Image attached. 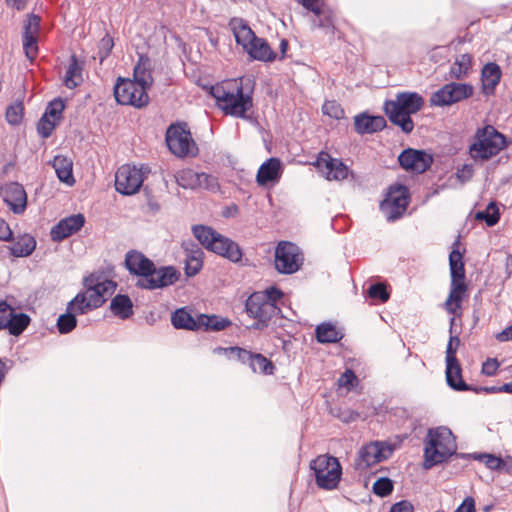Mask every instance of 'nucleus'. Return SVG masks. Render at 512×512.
Returning a JSON list of instances; mask_svg holds the SVG:
<instances>
[{
  "mask_svg": "<svg viewBox=\"0 0 512 512\" xmlns=\"http://www.w3.org/2000/svg\"><path fill=\"white\" fill-rule=\"evenodd\" d=\"M83 286L85 291L77 293L67 305V311L76 315L101 307L106 301V295L113 293L116 284L102 273H92L84 278Z\"/></svg>",
  "mask_w": 512,
  "mask_h": 512,
  "instance_id": "f03ea898",
  "label": "nucleus"
},
{
  "mask_svg": "<svg viewBox=\"0 0 512 512\" xmlns=\"http://www.w3.org/2000/svg\"><path fill=\"white\" fill-rule=\"evenodd\" d=\"M133 81L145 86L147 89L153 84V77L150 71V59L147 56L140 55L133 71Z\"/></svg>",
  "mask_w": 512,
  "mask_h": 512,
  "instance_id": "f704fd0d",
  "label": "nucleus"
},
{
  "mask_svg": "<svg viewBox=\"0 0 512 512\" xmlns=\"http://www.w3.org/2000/svg\"><path fill=\"white\" fill-rule=\"evenodd\" d=\"M148 172L147 166L137 168L134 165H122L115 174L116 191L123 195L137 193L143 184L145 173Z\"/></svg>",
  "mask_w": 512,
  "mask_h": 512,
  "instance_id": "f8f14e48",
  "label": "nucleus"
},
{
  "mask_svg": "<svg viewBox=\"0 0 512 512\" xmlns=\"http://www.w3.org/2000/svg\"><path fill=\"white\" fill-rule=\"evenodd\" d=\"M310 469L320 489L331 491L338 488L342 478V466L336 457L319 455L311 461Z\"/></svg>",
  "mask_w": 512,
  "mask_h": 512,
  "instance_id": "0eeeda50",
  "label": "nucleus"
},
{
  "mask_svg": "<svg viewBox=\"0 0 512 512\" xmlns=\"http://www.w3.org/2000/svg\"><path fill=\"white\" fill-rule=\"evenodd\" d=\"M322 112L324 115H327L334 119H342L345 116V112L341 105L334 100L325 101L322 106Z\"/></svg>",
  "mask_w": 512,
  "mask_h": 512,
  "instance_id": "3c124183",
  "label": "nucleus"
},
{
  "mask_svg": "<svg viewBox=\"0 0 512 512\" xmlns=\"http://www.w3.org/2000/svg\"><path fill=\"white\" fill-rule=\"evenodd\" d=\"M475 218L480 221H485L487 226L492 227L496 225L500 219L499 208L494 202L487 205L483 211H478L475 214Z\"/></svg>",
  "mask_w": 512,
  "mask_h": 512,
  "instance_id": "c03bdc74",
  "label": "nucleus"
},
{
  "mask_svg": "<svg viewBox=\"0 0 512 512\" xmlns=\"http://www.w3.org/2000/svg\"><path fill=\"white\" fill-rule=\"evenodd\" d=\"M84 224L85 217L83 214L79 213L68 216L52 227L50 231L51 238L53 241H62L78 232Z\"/></svg>",
  "mask_w": 512,
  "mask_h": 512,
  "instance_id": "b1692460",
  "label": "nucleus"
},
{
  "mask_svg": "<svg viewBox=\"0 0 512 512\" xmlns=\"http://www.w3.org/2000/svg\"><path fill=\"white\" fill-rule=\"evenodd\" d=\"M180 272L174 266L156 268L148 278H139L136 286L146 290H156L173 285L179 280Z\"/></svg>",
  "mask_w": 512,
  "mask_h": 512,
  "instance_id": "a211bd4d",
  "label": "nucleus"
},
{
  "mask_svg": "<svg viewBox=\"0 0 512 512\" xmlns=\"http://www.w3.org/2000/svg\"><path fill=\"white\" fill-rule=\"evenodd\" d=\"M185 249L184 272L187 277L197 275L203 268L202 249L197 244H183Z\"/></svg>",
  "mask_w": 512,
  "mask_h": 512,
  "instance_id": "cd10ccee",
  "label": "nucleus"
},
{
  "mask_svg": "<svg viewBox=\"0 0 512 512\" xmlns=\"http://www.w3.org/2000/svg\"><path fill=\"white\" fill-rule=\"evenodd\" d=\"M166 143L172 154L179 158L194 157L198 147L187 124H172L166 131Z\"/></svg>",
  "mask_w": 512,
  "mask_h": 512,
  "instance_id": "6e6552de",
  "label": "nucleus"
},
{
  "mask_svg": "<svg viewBox=\"0 0 512 512\" xmlns=\"http://www.w3.org/2000/svg\"><path fill=\"white\" fill-rule=\"evenodd\" d=\"M446 381L447 384L456 391H469L472 388L462 379V369L457 358L450 356L446 361Z\"/></svg>",
  "mask_w": 512,
  "mask_h": 512,
  "instance_id": "7c9ffc66",
  "label": "nucleus"
},
{
  "mask_svg": "<svg viewBox=\"0 0 512 512\" xmlns=\"http://www.w3.org/2000/svg\"><path fill=\"white\" fill-rule=\"evenodd\" d=\"M398 161L406 171L424 173L430 168L433 159L424 151L409 148L399 155Z\"/></svg>",
  "mask_w": 512,
  "mask_h": 512,
  "instance_id": "412c9836",
  "label": "nucleus"
},
{
  "mask_svg": "<svg viewBox=\"0 0 512 512\" xmlns=\"http://www.w3.org/2000/svg\"><path fill=\"white\" fill-rule=\"evenodd\" d=\"M35 248V238L30 234H23L16 239L9 250L14 257H28L34 252Z\"/></svg>",
  "mask_w": 512,
  "mask_h": 512,
  "instance_id": "c9c22d12",
  "label": "nucleus"
},
{
  "mask_svg": "<svg viewBox=\"0 0 512 512\" xmlns=\"http://www.w3.org/2000/svg\"><path fill=\"white\" fill-rule=\"evenodd\" d=\"M474 459L479 460L492 471H501L502 457L489 453L475 454Z\"/></svg>",
  "mask_w": 512,
  "mask_h": 512,
  "instance_id": "09e8293b",
  "label": "nucleus"
},
{
  "mask_svg": "<svg viewBox=\"0 0 512 512\" xmlns=\"http://www.w3.org/2000/svg\"><path fill=\"white\" fill-rule=\"evenodd\" d=\"M472 68V56L468 53L462 54L456 58L450 67V77L456 80L465 78Z\"/></svg>",
  "mask_w": 512,
  "mask_h": 512,
  "instance_id": "ea45409f",
  "label": "nucleus"
},
{
  "mask_svg": "<svg viewBox=\"0 0 512 512\" xmlns=\"http://www.w3.org/2000/svg\"><path fill=\"white\" fill-rule=\"evenodd\" d=\"M449 265L451 281L466 280L463 255L459 252V250L454 249L451 251L449 255Z\"/></svg>",
  "mask_w": 512,
  "mask_h": 512,
  "instance_id": "37998d69",
  "label": "nucleus"
},
{
  "mask_svg": "<svg viewBox=\"0 0 512 512\" xmlns=\"http://www.w3.org/2000/svg\"><path fill=\"white\" fill-rule=\"evenodd\" d=\"M367 295L373 300H379L382 303L388 301L390 294L387 291V287L383 283H375L370 285L367 290Z\"/></svg>",
  "mask_w": 512,
  "mask_h": 512,
  "instance_id": "8fccbe9b",
  "label": "nucleus"
},
{
  "mask_svg": "<svg viewBox=\"0 0 512 512\" xmlns=\"http://www.w3.org/2000/svg\"><path fill=\"white\" fill-rule=\"evenodd\" d=\"M499 368L496 358H488L482 365V373L487 376H494Z\"/></svg>",
  "mask_w": 512,
  "mask_h": 512,
  "instance_id": "680f3d73",
  "label": "nucleus"
},
{
  "mask_svg": "<svg viewBox=\"0 0 512 512\" xmlns=\"http://www.w3.org/2000/svg\"><path fill=\"white\" fill-rule=\"evenodd\" d=\"M3 201L14 214H22L27 206V195L24 187L17 182L6 185L4 188Z\"/></svg>",
  "mask_w": 512,
  "mask_h": 512,
  "instance_id": "393cba45",
  "label": "nucleus"
},
{
  "mask_svg": "<svg viewBox=\"0 0 512 512\" xmlns=\"http://www.w3.org/2000/svg\"><path fill=\"white\" fill-rule=\"evenodd\" d=\"M502 76L500 66L495 62L485 64L481 70L482 92L486 96L495 93L496 86L499 84Z\"/></svg>",
  "mask_w": 512,
  "mask_h": 512,
  "instance_id": "c85d7f7f",
  "label": "nucleus"
},
{
  "mask_svg": "<svg viewBox=\"0 0 512 512\" xmlns=\"http://www.w3.org/2000/svg\"><path fill=\"white\" fill-rule=\"evenodd\" d=\"M474 174V167L472 164H463L461 167L457 169V178L461 182L469 181Z\"/></svg>",
  "mask_w": 512,
  "mask_h": 512,
  "instance_id": "bf43d9fd",
  "label": "nucleus"
},
{
  "mask_svg": "<svg viewBox=\"0 0 512 512\" xmlns=\"http://www.w3.org/2000/svg\"><path fill=\"white\" fill-rule=\"evenodd\" d=\"M193 234L207 250L223 256L232 262L241 260L242 252L238 244L211 227L196 225L193 227Z\"/></svg>",
  "mask_w": 512,
  "mask_h": 512,
  "instance_id": "423d86ee",
  "label": "nucleus"
},
{
  "mask_svg": "<svg viewBox=\"0 0 512 512\" xmlns=\"http://www.w3.org/2000/svg\"><path fill=\"white\" fill-rule=\"evenodd\" d=\"M424 103L419 93L403 91L397 93L395 99L386 100L383 109L392 124L399 126L405 134H410L414 129L411 115L419 112Z\"/></svg>",
  "mask_w": 512,
  "mask_h": 512,
  "instance_id": "7ed1b4c3",
  "label": "nucleus"
},
{
  "mask_svg": "<svg viewBox=\"0 0 512 512\" xmlns=\"http://www.w3.org/2000/svg\"><path fill=\"white\" fill-rule=\"evenodd\" d=\"M15 311L6 301H0V330L4 329L5 323Z\"/></svg>",
  "mask_w": 512,
  "mask_h": 512,
  "instance_id": "13d9d810",
  "label": "nucleus"
},
{
  "mask_svg": "<svg viewBox=\"0 0 512 512\" xmlns=\"http://www.w3.org/2000/svg\"><path fill=\"white\" fill-rule=\"evenodd\" d=\"M283 167L279 158L271 157L258 168V185L274 186L282 176Z\"/></svg>",
  "mask_w": 512,
  "mask_h": 512,
  "instance_id": "a878e982",
  "label": "nucleus"
},
{
  "mask_svg": "<svg viewBox=\"0 0 512 512\" xmlns=\"http://www.w3.org/2000/svg\"><path fill=\"white\" fill-rule=\"evenodd\" d=\"M316 340L321 344L337 343L344 337L342 330L331 322H324L316 326Z\"/></svg>",
  "mask_w": 512,
  "mask_h": 512,
  "instance_id": "473e14b6",
  "label": "nucleus"
},
{
  "mask_svg": "<svg viewBox=\"0 0 512 512\" xmlns=\"http://www.w3.org/2000/svg\"><path fill=\"white\" fill-rule=\"evenodd\" d=\"M499 342H507L512 340V324L496 335Z\"/></svg>",
  "mask_w": 512,
  "mask_h": 512,
  "instance_id": "774afa93",
  "label": "nucleus"
},
{
  "mask_svg": "<svg viewBox=\"0 0 512 512\" xmlns=\"http://www.w3.org/2000/svg\"><path fill=\"white\" fill-rule=\"evenodd\" d=\"M64 109L65 104L63 100L61 98H56L49 102L43 115L59 123L62 119Z\"/></svg>",
  "mask_w": 512,
  "mask_h": 512,
  "instance_id": "de8ad7c7",
  "label": "nucleus"
},
{
  "mask_svg": "<svg viewBox=\"0 0 512 512\" xmlns=\"http://www.w3.org/2000/svg\"><path fill=\"white\" fill-rule=\"evenodd\" d=\"M41 17L34 13L26 15L24 21V31L22 35V45L26 57L32 62L39 53L38 40L40 33Z\"/></svg>",
  "mask_w": 512,
  "mask_h": 512,
  "instance_id": "f3484780",
  "label": "nucleus"
},
{
  "mask_svg": "<svg viewBox=\"0 0 512 512\" xmlns=\"http://www.w3.org/2000/svg\"><path fill=\"white\" fill-rule=\"evenodd\" d=\"M460 345V339L458 336H450L449 342L446 348V361H449L450 356L452 358L456 357L457 349Z\"/></svg>",
  "mask_w": 512,
  "mask_h": 512,
  "instance_id": "e2e57ef3",
  "label": "nucleus"
},
{
  "mask_svg": "<svg viewBox=\"0 0 512 512\" xmlns=\"http://www.w3.org/2000/svg\"><path fill=\"white\" fill-rule=\"evenodd\" d=\"M229 26L233 32L237 45L249 55L251 61L256 60V34L241 18H232Z\"/></svg>",
  "mask_w": 512,
  "mask_h": 512,
  "instance_id": "aec40b11",
  "label": "nucleus"
},
{
  "mask_svg": "<svg viewBox=\"0 0 512 512\" xmlns=\"http://www.w3.org/2000/svg\"><path fill=\"white\" fill-rule=\"evenodd\" d=\"M113 47L114 40L109 34H106L104 37H102L98 45V55L100 62H103L110 55Z\"/></svg>",
  "mask_w": 512,
  "mask_h": 512,
  "instance_id": "6e6d98bb",
  "label": "nucleus"
},
{
  "mask_svg": "<svg viewBox=\"0 0 512 512\" xmlns=\"http://www.w3.org/2000/svg\"><path fill=\"white\" fill-rule=\"evenodd\" d=\"M355 131L359 134H372L383 130L386 127V120L383 116H370L361 113L354 118Z\"/></svg>",
  "mask_w": 512,
  "mask_h": 512,
  "instance_id": "c756f323",
  "label": "nucleus"
},
{
  "mask_svg": "<svg viewBox=\"0 0 512 512\" xmlns=\"http://www.w3.org/2000/svg\"><path fill=\"white\" fill-rule=\"evenodd\" d=\"M393 491V482L386 477L378 479L373 485V492L380 496L386 497Z\"/></svg>",
  "mask_w": 512,
  "mask_h": 512,
  "instance_id": "5fc2aeb1",
  "label": "nucleus"
},
{
  "mask_svg": "<svg viewBox=\"0 0 512 512\" xmlns=\"http://www.w3.org/2000/svg\"><path fill=\"white\" fill-rule=\"evenodd\" d=\"M200 322V314L194 318L186 307L176 309L171 314V323L176 329H184L188 331H198Z\"/></svg>",
  "mask_w": 512,
  "mask_h": 512,
  "instance_id": "2f4dec72",
  "label": "nucleus"
},
{
  "mask_svg": "<svg viewBox=\"0 0 512 512\" xmlns=\"http://www.w3.org/2000/svg\"><path fill=\"white\" fill-rule=\"evenodd\" d=\"M82 81V66L79 64L77 57L72 55L65 73L64 84L67 88L73 89L79 86Z\"/></svg>",
  "mask_w": 512,
  "mask_h": 512,
  "instance_id": "58836bf2",
  "label": "nucleus"
},
{
  "mask_svg": "<svg viewBox=\"0 0 512 512\" xmlns=\"http://www.w3.org/2000/svg\"><path fill=\"white\" fill-rule=\"evenodd\" d=\"M314 166L329 181H341L348 177L349 168L338 158H333L328 152L321 151Z\"/></svg>",
  "mask_w": 512,
  "mask_h": 512,
  "instance_id": "6ab92c4d",
  "label": "nucleus"
},
{
  "mask_svg": "<svg viewBox=\"0 0 512 512\" xmlns=\"http://www.w3.org/2000/svg\"><path fill=\"white\" fill-rule=\"evenodd\" d=\"M6 120L11 125H19L24 116V106L22 102L10 104L6 109Z\"/></svg>",
  "mask_w": 512,
  "mask_h": 512,
  "instance_id": "49530a36",
  "label": "nucleus"
},
{
  "mask_svg": "<svg viewBox=\"0 0 512 512\" xmlns=\"http://www.w3.org/2000/svg\"><path fill=\"white\" fill-rule=\"evenodd\" d=\"M391 454L390 446L384 442H370L359 449L354 461V469L360 473L366 472L373 465L389 458Z\"/></svg>",
  "mask_w": 512,
  "mask_h": 512,
  "instance_id": "4468645a",
  "label": "nucleus"
},
{
  "mask_svg": "<svg viewBox=\"0 0 512 512\" xmlns=\"http://www.w3.org/2000/svg\"><path fill=\"white\" fill-rule=\"evenodd\" d=\"M30 321L31 319L27 314L14 311L5 323L4 329H7L13 336H19L29 326Z\"/></svg>",
  "mask_w": 512,
  "mask_h": 512,
  "instance_id": "79ce46f5",
  "label": "nucleus"
},
{
  "mask_svg": "<svg viewBox=\"0 0 512 512\" xmlns=\"http://www.w3.org/2000/svg\"><path fill=\"white\" fill-rule=\"evenodd\" d=\"M410 202V192L405 185H392L386 198L381 202L380 209L387 221L394 222L400 219L407 210Z\"/></svg>",
  "mask_w": 512,
  "mask_h": 512,
  "instance_id": "9d476101",
  "label": "nucleus"
},
{
  "mask_svg": "<svg viewBox=\"0 0 512 512\" xmlns=\"http://www.w3.org/2000/svg\"><path fill=\"white\" fill-rule=\"evenodd\" d=\"M390 512H414V507L411 502L402 500L393 504L390 508Z\"/></svg>",
  "mask_w": 512,
  "mask_h": 512,
  "instance_id": "69168bd1",
  "label": "nucleus"
},
{
  "mask_svg": "<svg viewBox=\"0 0 512 512\" xmlns=\"http://www.w3.org/2000/svg\"><path fill=\"white\" fill-rule=\"evenodd\" d=\"M309 11L313 12L317 17V20H314L312 23L313 28L324 30L325 34L329 36L330 41H332L337 31L334 11L330 8H321L319 3L313 9H309Z\"/></svg>",
  "mask_w": 512,
  "mask_h": 512,
  "instance_id": "bb28decb",
  "label": "nucleus"
},
{
  "mask_svg": "<svg viewBox=\"0 0 512 512\" xmlns=\"http://www.w3.org/2000/svg\"><path fill=\"white\" fill-rule=\"evenodd\" d=\"M454 512H476L475 501L472 497H467L463 503Z\"/></svg>",
  "mask_w": 512,
  "mask_h": 512,
  "instance_id": "338daca9",
  "label": "nucleus"
},
{
  "mask_svg": "<svg viewBox=\"0 0 512 512\" xmlns=\"http://www.w3.org/2000/svg\"><path fill=\"white\" fill-rule=\"evenodd\" d=\"M258 366L260 367L262 373L265 375H272L275 371V365L272 361L268 360L265 356L258 353Z\"/></svg>",
  "mask_w": 512,
  "mask_h": 512,
  "instance_id": "052dcab7",
  "label": "nucleus"
},
{
  "mask_svg": "<svg viewBox=\"0 0 512 512\" xmlns=\"http://www.w3.org/2000/svg\"><path fill=\"white\" fill-rule=\"evenodd\" d=\"M275 59L276 54L267 41L258 37V61L272 62Z\"/></svg>",
  "mask_w": 512,
  "mask_h": 512,
  "instance_id": "864d4df0",
  "label": "nucleus"
},
{
  "mask_svg": "<svg viewBox=\"0 0 512 512\" xmlns=\"http://www.w3.org/2000/svg\"><path fill=\"white\" fill-rule=\"evenodd\" d=\"M112 313L121 318L128 319L133 315V303L128 295L117 294L110 303Z\"/></svg>",
  "mask_w": 512,
  "mask_h": 512,
  "instance_id": "4c0bfd02",
  "label": "nucleus"
},
{
  "mask_svg": "<svg viewBox=\"0 0 512 512\" xmlns=\"http://www.w3.org/2000/svg\"><path fill=\"white\" fill-rule=\"evenodd\" d=\"M468 297V285L466 280L451 281L450 292L444 303L445 310L453 316L462 315V302Z\"/></svg>",
  "mask_w": 512,
  "mask_h": 512,
  "instance_id": "5701e85b",
  "label": "nucleus"
},
{
  "mask_svg": "<svg viewBox=\"0 0 512 512\" xmlns=\"http://www.w3.org/2000/svg\"><path fill=\"white\" fill-rule=\"evenodd\" d=\"M148 90L132 79L119 77L114 86V97L118 104L141 109L149 103Z\"/></svg>",
  "mask_w": 512,
  "mask_h": 512,
  "instance_id": "1a4fd4ad",
  "label": "nucleus"
},
{
  "mask_svg": "<svg viewBox=\"0 0 512 512\" xmlns=\"http://www.w3.org/2000/svg\"><path fill=\"white\" fill-rule=\"evenodd\" d=\"M254 86L253 76H242L210 86L209 93L225 115L246 118V112L253 106Z\"/></svg>",
  "mask_w": 512,
  "mask_h": 512,
  "instance_id": "f257e3e1",
  "label": "nucleus"
},
{
  "mask_svg": "<svg viewBox=\"0 0 512 512\" xmlns=\"http://www.w3.org/2000/svg\"><path fill=\"white\" fill-rule=\"evenodd\" d=\"M275 268L281 274H294L299 271L304 262L300 248L289 241H281L275 250Z\"/></svg>",
  "mask_w": 512,
  "mask_h": 512,
  "instance_id": "9b49d317",
  "label": "nucleus"
},
{
  "mask_svg": "<svg viewBox=\"0 0 512 512\" xmlns=\"http://www.w3.org/2000/svg\"><path fill=\"white\" fill-rule=\"evenodd\" d=\"M456 450V439L449 428L429 429L424 442V468L430 469L447 461Z\"/></svg>",
  "mask_w": 512,
  "mask_h": 512,
  "instance_id": "39448f33",
  "label": "nucleus"
},
{
  "mask_svg": "<svg viewBox=\"0 0 512 512\" xmlns=\"http://www.w3.org/2000/svg\"><path fill=\"white\" fill-rule=\"evenodd\" d=\"M0 240L10 242L13 240V232L9 224L0 217Z\"/></svg>",
  "mask_w": 512,
  "mask_h": 512,
  "instance_id": "0e129e2a",
  "label": "nucleus"
},
{
  "mask_svg": "<svg viewBox=\"0 0 512 512\" xmlns=\"http://www.w3.org/2000/svg\"><path fill=\"white\" fill-rule=\"evenodd\" d=\"M507 146L505 135L488 124L476 130L468 154L475 163L483 164L496 157Z\"/></svg>",
  "mask_w": 512,
  "mask_h": 512,
  "instance_id": "20e7f679",
  "label": "nucleus"
},
{
  "mask_svg": "<svg viewBox=\"0 0 512 512\" xmlns=\"http://www.w3.org/2000/svg\"><path fill=\"white\" fill-rule=\"evenodd\" d=\"M175 180L184 189H205L210 192H217L220 189L217 177L205 172H196L191 168L177 171Z\"/></svg>",
  "mask_w": 512,
  "mask_h": 512,
  "instance_id": "dca6fc26",
  "label": "nucleus"
},
{
  "mask_svg": "<svg viewBox=\"0 0 512 512\" xmlns=\"http://www.w3.org/2000/svg\"><path fill=\"white\" fill-rule=\"evenodd\" d=\"M358 384V378L355 375L354 371L351 369H346L344 373L338 379V385L340 387H345L348 390L353 389Z\"/></svg>",
  "mask_w": 512,
  "mask_h": 512,
  "instance_id": "4d7b16f0",
  "label": "nucleus"
},
{
  "mask_svg": "<svg viewBox=\"0 0 512 512\" xmlns=\"http://www.w3.org/2000/svg\"><path fill=\"white\" fill-rule=\"evenodd\" d=\"M52 166L60 181L70 186L75 183L72 173L73 163L71 159L63 155H56L52 161Z\"/></svg>",
  "mask_w": 512,
  "mask_h": 512,
  "instance_id": "72a5a7b5",
  "label": "nucleus"
},
{
  "mask_svg": "<svg viewBox=\"0 0 512 512\" xmlns=\"http://www.w3.org/2000/svg\"><path fill=\"white\" fill-rule=\"evenodd\" d=\"M474 88L468 83H447L434 92L430 98L431 105L444 107L468 99L473 95Z\"/></svg>",
  "mask_w": 512,
  "mask_h": 512,
  "instance_id": "2eb2a0df",
  "label": "nucleus"
},
{
  "mask_svg": "<svg viewBox=\"0 0 512 512\" xmlns=\"http://www.w3.org/2000/svg\"><path fill=\"white\" fill-rule=\"evenodd\" d=\"M57 124L58 122L42 115L37 123V131L41 137L48 138L52 135Z\"/></svg>",
  "mask_w": 512,
  "mask_h": 512,
  "instance_id": "603ef678",
  "label": "nucleus"
},
{
  "mask_svg": "<svg viewBox=\"0 0 512 512\" xmlns=\"http://www.w3.org/2000/svg\"><path fill=\"white\" fill-rule=\"evenodd\" d=\"M154 262L142 252L130 250L125 255V267L130 274L139 278H148L154 272Z\"/></svg>",
  "mask_w": 512,
  "mask_h": 512,
  "instance_id": "4be33fe9",
  "label": "nucleus"
},
{
  "mask_svg": "<svg viewBox=\"0 0 512 512\" xmlns=\"http://www.w3.org/2000/svg\"><path fill=\"white\" fill-rule=\"evenodd\" d=\"M56 326L60 334L70 333L77 326L76 314L66 310L65 314L58 317Z\"/></svg>",
  "mask_w": 512,
  "mask_h": 512,
  "instance_id": "a18cd8bd",
  "label": "nucleus"
},
{
  "mask_svg": "<svg viewBox=\"0 0 512 512\" xmlns=\"http://www.w3.org/2000/svg\"><path fill=\"white\" fill-rule=\"evenodd\" d=\"M214 353H224L227 355L230 360H237L243 364H249L253 371H256L254 367V359L256 357L255 354L242 349L240 347H217L214 349Z\"/></svg>",
  "mask_w": 512,
  "mask_h": 512,
  "instance_id": "e433bc0d",
  "label": "nucleus"
},
{
  "mask_svg": "<svg viewBox=\"0 0 512 512\" xmlns=\"http://www.w3.org/2000/svg\"><path fill=\"white\" fill-rule=\"evenodd\" d=\"M228 318L218 315L200 314L199 330L204 328L205 331H221L231 325Z\"/></svg>",
  "mask_w": 512,
  "mask_h": 512,
  "instance_id": "a19ab883",
  "label": "nucleus"
},
{
  "mask_svg": "<svg viewBox=\"0 0 512 512\" xmlns=\"http://www.w3.org/2000/svg\"><path fill=\"white\" fill-rule=\"evenodd\" d=\"M283 296V291L276 286L258 292V330L267 326L273 317L281 313L279 302Z\"/></svg>",
  "mask_w": 512,
  "mask_h": 512,
  "instance_id": "ddd939ff",
  "label": "nucleus"
}]
</instances>
